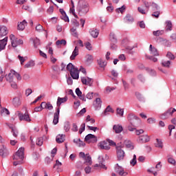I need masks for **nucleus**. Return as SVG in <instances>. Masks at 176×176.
Wrapping results in <instances>:
<instances>
[{
  "label": "nucleus",
  "instance_id": "obj_35",
  "mask_svg": "<svg viewBox=\"0 0 176 176\" xmlns=\"http://www.w3.org/2000/svg\"><path fill=\"white\" fill-rule=\"evenodd\" d=\"M32 67H35V62L34 60H30L25 65V68H32Z\"/></svg>",
  "mask_w": 176,
  "mask_h": 176
},
{
  "label": "nucleus",
  "instance_id": "obj_60",
  "mask_svg": "<svg viewBox=\"0 0 176 176\" xmlns=\"http://www.w3.org/2000/svg\"><path fill=\"white\" fill-rule=\"evenodd\" d=\"M135 96H136V97H137V98L138 99L139 101H143L144 98H142V95H141V94L136 93Z\"/></svg>",
  "mask_w": 176,
  "mask_h": 176
},
{
  "label": "nucleus",
  "instance_id": "obj_54",
  "mask_svg": "<svg viewBox=\"0 0 176 176\" xmlns=\"http://www.w3.org/2000/svg\"><path fill=\"white\" fill-rule=\"evenodd\" d=\"M79 27V22L76 20H74L72 23V28H78Z\"/></svg>",
  "mask_w": 176,
  "mask_h": 176
},
{
  "label": "nucleus",
  "instance_id": "obj_59",
  "mask_svg": "<svg viewBox=\"0 0 176 176\" xmlns=\"http://www.w3.org/2000/svg\"><path fill=\"white\" fill-rule=\"evenodd\" d=\"M70 13H72L73 16H74L76 19H78V15L75 13V8L72 7L70 8Z\"/></svg>",
  "mask_w": 176,
  "mask_h": 176
},
{
  "label": "nucleus",
  "instance_id": "obj_42",
  "mask_svg": "<svg viewBox=\"0 0 176 176\" xmlns=\"http://www.w3.org/2000/svg\"><path fill=\"white\" fill-rule=\"evenodd\" d=\"M75 68H76L75 66H74V65L72 63H69L67 65V71H69V72L73 71V69H74Z\"/></svg>",
  "mask_w": 176,
  "mask_h": 176
},
{
  "label": "nucleus",
  "instance_id": "obj_51",
  "mask_svg": "<svg viewBox=\"0 0 176 176\" xmlns=\"http://www.w3.org/2000/svg\"><path fill=\"white\" fill-rule=\"evenodd\" d=\"M110 41H111V42H116V36L115 35V33L110 34Z\"/></svg>",
  "mask_w": 176,
  "mask_h": 176
},
{
  "label": "nucleus",
  "instance_id": "obj_57",
  "mask_svg": "<svg viewBox=\"0 0 176 176\" xmlns=\"http://www.w3.org/2000/svg\"><path fill=\"white\" fill-rule=\"evenodd\" d=\"M9 83L12 89H17V83H16V81L12 80L9 82Z\"/></svg>",
  "mask_w": 176,
  "mask_h": 176
},
{
  "label": "nucleus",
  "instance_id": "obj_50",
  "mask_svg": "<svg viewBox=\"0 0 176 176\" xmlns=\"http://www.w3.org/2000/svg\"><path fill=\"white\" fill-rule=\"evenodd\" d=\"M54 157V155H52L51 157H47L45 158V162H47V164H50V163L53 162Z\"/></svg>",
  "mask_w": 176,
  "mask_h": 176
},
{
  "label": "nucleus",
  "instance_id": "obj_28",
  "mask_svg": "<svg viewBox=\"0 0 176 176\" xmlns=\"http://www.w3.org/2000/svg\"><path fill=\"white\" fill-rule=\"evenodd\" d=\"M85 163L87 164V166H91L92 162H91V157L89 155V154L86 155V157H85Z\"/></svg>",
  "mask_w": 176,
  "mask_h": 176
},
{
  "label": "nucleus",
  "instance_id": "obj_38",
  "mask_svg": "<svg viewBox=\"0 0 176 176\" xmlns=\"http://www.w3.org/2000/svg\"><path fill=\"white\" fill-rule=\"evenodd\" d=\"M162 67H164L165 68H170V65L171 64V62L170 60L163 61L162 62Z\"/></svg>",
  "mask_w": 176,
  "mask_h": 176
},
{
  "label": "nucleus",
  "instance_id": "obj_29",
  "mask_svg": "<svg viewBox=\"0 0 176 176\" xmlns=\"http://www.w3.org/2000/svg\"><path fill=\"white\" fill-rule=\"evenodd\" d=\"M98 64L100 68H105L107 67V61L102 59L98 60Z\"/></svg>",
  "mask_w": 176,
  "mask_h": 176
},
{
  "label": "nucleus",
  "instance_id": "obj_6",
  "mask_svg": "<svg viewBox=\"0 0 176 176\" xmlns=\"http://www.w3.org/2000/svg\"><path fill=\"white\" fill-rule=\"evenodd\" d=\"M24 109H25V113H23L21 111H17L18 113V118L19 120L27 122L28 123H30L31 122V118H30V114H28V111H27V107H24Z\"/></svg>",
  "mask_w": 176,
  "mask_h": 176
},
{
  "label": "nucleus",
  "instance_id": "obj_43",
  "mask_svg": "<svg viewBox=\"0 0 176 176\" xmlns=\"http://www.w3.org/2000/svg\"><path fill=\"white\" fill-rule=\"evenodd\" d=\"M166 57L168 58H169V60H175V56H174V54H173V53L168 52L167 54H166Z\"/></svg>",
  "mask_w": 176,
  "mask_h": 176
},
{
  "label": "nucleus",
  "instance_id": "obj_22",
  "mask_svg": "<svg viewBox=\"0 0 176 176\" xmlns=\"http://www.w3.org/2000/svg\"><path fill=\"white\" fill-rule=\"evenodd\" d=\"M79 54V48L78 47H75L72 56H70V60H75V57Z\"/></svg>",
  "mask_w": 176,
  "mask_h": 176
},
{
  "label": "nucleus",
  "instance_id": "obj_58",
  "mask_svg": "<svg viewBox=\"0 0 176 176\" xmlns=\"http://www.w3.org/2000/svg\"><path fill=\"white\" fill-rule=\"evenodd\" d=\"M144 4L146 8V12H148V10H149V8L151 6V3L148 1H144Z\"/></svg>",
  "mask_w": 176,
  "mask_h": 176
},
{
  "label": "nucleus",
  "instance_id": "obj_55",
  "mask_svg": "<svg viewBox=\"0 0 176 176\" xmlns=\"http://www.w3.org/2000/svg\"><path fill=\"white\" fill-rule=\"evenodd\" d=\"M45 109H48L49 111H52V109H53V105L50 102H47Z\"/></svg>",
  "mask_w": 176,
  "mask_h": 176
},
{
  "label": "nucleus",
  "instance_id": "obj_11",
  "mask_svg": "<svg viewBox=\"0 0 176 176\" xmlns=\"http://www.w3.org/2000/svg\"><path fill=\"white\" fill-rule=\"evenodd\" d=\"M98 148H100V149H105V151H109V149H111V146H109V143H108V142L107 141L100 142L98 144Z\"/></svg>",
  "mask_w": 176,
  "mask_h": 176
},
{
  "label": "nucleus",
  "instance_id": "obj_5",
  "mask_svg": "<svg viewBox=\"0 0 176 176\" xmlns=\"http://www.w3.org/2000/svg\"><path fill=\"white\" fill-rule=\"evenodd\" d=\"M129 123L133 127H138L140 124H141V120L137 118V116H134V114H129L127 118Z\"/></svg>",
  "mask_w": 176,
  "mask_h": 176
},
{
  "label": "nucleus",
  "instance_id": "obj_32",
  "mask_svg": "<svg viewBox=\"0 0 176 176\" xmlns=\"http://www.w3.org/2000/svg\"><path fill=\"white\" fill-rule=\"evenodd\" d=\"M0 113L1 116H6V115H9V113H10L9 112V110L6 108H1V111H0Z\"/></svg>",
  "mask_w": 176,
  "mask_h": 176
},
{
  "label": "nucleus",
  "instance_id": "obj_36",
  "mask_svg": "<svg viewBox=\"0 0 176 176\" xmlns=\"http://www.w3.org/2000/svg\"><path fill=\"white\" fill-rule=\"evenodd\" d=\"M163 34H164V30H157L153 32V35H154V36H160L163 35Z\"/></svg>",
  "mask_w": 176,
  "mask_h": 176
},
{
  "label": "nucleus",
  "instance_id": "obj_17",
  "mask_svg": "<svg viewBox=\"0 0 176 176\" xmlns=\"http://www.w3.org/2000/svg\"><path fill=\"white\" fill-rule=\"evenodd\" d=\"M149 52L151 56H159V52H157V49L152 46V45H150L149 46Z\"/></svg>",
  "mask_w": 176,
  "mask_h": 176
},
{
  "label": "nucleus",
  "instance_id": "obj_20",
  "mask_svg": "<svg viewBox=\"0 0 176 176\" xmlns=\"http://www.w3.org/2000/svg\"><path fill=\"white\" fill-rule=\"evenodd\" d=\"M6 45H8V36L5 37L2 40H0V47L1 50H5V47H6Z\"/></svg>",
  "mask_w": 176,
  "mask_h": 176
},
{
  "label": "nucleus",
  "instance_id": "obj_18",
  "mask_svg": "<svg viewBox=\"0 0 176 176\" xmlns=\"http://www.w3.org/2000/svg\"><path fill=\"white\" fill-rule=\"evenodd\" d=\"M56 141L58 144H63L65 141V135L59 134L56 136Z\"/></svg>",
  "mask_w": 176,
  "mask_h": 176
},
{
  "label": "nucleus",
  "instance_id": "obj_16",
  "mask_svg": "<svg viewBox=\"0 0 176 176\" xmlns=\"http://www.w3.org/2000/svg\"><path fill=\"white\" fill-rule=\"evenodd\" d=\"M9 32V30H8V28L6 26H0V38L2 36H6Z\"/></svg>",
  "mask_w": 176,
  "mask_h": 176
},
{
  "label": "nucleus",
  "instance_id": "obj_27",
  "mask_svg": "<svg viewBox=\"0 0 176 176\" xmlns=\"http://www.w3.org/2000/svg\"><path fill=\"white\" fill-rule=\"evenodd\" d=\"M89 32L93 38H97L98 36V34H100L97 29H92Z\"/></svg>",
  "mask_w": 176,
  "mask_h": 176
},
{
  "label": "nucleus",
  "instance_id": "obj_56",
  "mask_svg": "<svg viewBox=\"0 0 176 176\" xmlns=\"http://www.w3.org/2000/svg\"><path fill=\"white\" fill-rule=\"evenodd\" d=\"M168 163H170V164H172L173 166H175V164H176V162L174 160V158H173V157H169L168 159Z\"/></svg>",
  "mask_w": 176,
  "mask_h": 176
},
{
  "label": "nucleus",
  "instance_id": "obj_21",
  "mask_svg": "<svg viewBox=\"0 0 176 176\" xmlns=\"http://www.w3.org/2000/svg\"><path fill=\"white\" fill-rule=\"evenodd\" d=\"M150 138L147 135H142L139 137V141L142 143L149 142Z\"/></svg>",
  "mask_w": 176,
  "mask_h": 176
},
{
  "label": "nucleus",
  "instance_id": "obj_7",
  "mask_svg": "<svg viewBox=\"0 0 176 176\" xmlns=\"http://www.w3.org/2000/svg\"><path fill=\"white\" fill-rule=\"evenodd\" d=\"M10 39L11 41V45L12 47H17L20 45H23L24 41L22 39H19L14 34L10 35Z\"/></svg>",
  "mask_w": 176,
  "mask_h": 176
},
{
  "label": "nucleus",
  "instance_id": "obj_14",
  "mask_svg": "<svg viewBox=\"0 0 176 176\" xmlns=\"http://www.w3.org/2000/svg\"><path fill=\"white\" fill-rule=\"evenodd\" d=\"M113 131L116 134H120L123 131V126L120 124H115L113 126Z\"/></svg>",
  "mask_w": 176,
  "mask_h": 176
},
{
  "label": "nucleus",
  "instance_id": "obj_40",
  "mask_svg": "<svg viewBox=\"0 0 176 176\" xmlns=\"http://www.w3.org/2000/svg\"><path fill=\"white\" fill-rule=\"evenodd\" d=\"M60 18L62 20H64V21H67V23H69V18L68 17V16H67V14L65 13V14H63L61 16H60Z\"/></svg>",
  "mask_w": 176,
  "mask_h": 176
},
{
  "label": "nucleus",
  "instance_id": "obj_39",
  "mask_svg": "<svg viewBox=\"0 0 176 176\" xmlns=\"http://www.w3.org/2000/svg\"><path fill=\"white\" fill-rule=\"evenodd\" d=\"M126 10V6H122L121 8H117L116 10L117 13H124V11Z\"/></svg>",
  "mask_w": 176,
  "mask_h": 176
},
{
  "label": "nucleus",
  "instance_id": "obj_10",
  "mask_svg": "<svg viewBox=\"0 0 176 176\" xmlns=\"http://www.w3.org/2000/svg\"><path fill=\"white\" fill-rule=\"evenodd\" d=\"M85 141L87 142V144H94V142H97V137L93 134H88L85 136Z\"/></svg>",
  "mask_w": 176,
  "mask_h": 176
},
{
  "label": "nucleus",
  "instance_id": "obj_63",
  "mask_svg": "<svg viewBox=\"0 0 176 176\" xmlns=\"http://www.w3.org/2000/svg\"><path fill=\"white\" fill-rule=\"evenodd\" d=\"M72 130L73 131H74V132L78 131V125H76V123H74V124H72Z\"/></svg>",
  "mask_w": 176,
  "mask_h": 176
},
{
  "label": "nucleus",
  "instance_id": "obj_25",
  "mask_svg": "<svg viewBox=\"0 0 176 176\" xmlns=\"http://www.w3.org/2000/svg\"><path fill=\"white\" fill-rule=\"evenodd\" d=\"M166 27L165 30L166 31H173V23H171V21H167L166 22Z\"/></svg>",
  "mask_w": 176,
  "mask_h": 176
},
{
  "label": "nucleus",
  "instance_id": "obj_1",
  "mask_svg": "<svg viewBox=\"0 0 176 176\" xmlns=\"http://www.w3.org/2000/svg\"><path fill=\"white\" fill-rule=\"evenodd\" d=\"M67 100L68 98L67 96L64 98L58 97L56 105L58 107L56 109V112L54 114V124H57V123H58V119H60V107L62 104H64V102H67Z\"/></svg>",
  "mask_w": 176,
  "mask_h": 176
},
{
  "label": "nucleus",
  "instance_id": "obj_30",
  "mask_svg": "<svg viewBox=\"0 0 176 176\" xmlns=\"http://www.w3.org/2000/svg\"><path fill=\"white\" fill-rule=\"evenodd\" d=\"M155 146L156 148H160V149L163 148V142L161 140L156 139V142L155 143Z\"/></svg>",
  "mask_w": 176,
  "mask_h": 176
},
{
  "label": "nucleus",
  "instance_id": "obj_47",
  "mask_svg": "<svg viewBox=\"0 0 176 176\" xmlns=\"http://www.w3.org/2000/svg\"><path fill=\"white\" fill-rule=\"evenodd\" d=\"M12 135L15 137V138H17L19 136V131L17 129L14 128V129L12 130Z\"/></svg>",
  "mask_w": 176,
  "mask_h": 176
},
{
  "label": "nucleus",
  "instance_id": "obj_2",
  "mask_svg": "<svg viewBox=\"0 0 176 176\" xmlns=\"http://www.w3.org/2000/svg\"><path fill=\"white\" fill-rule=\"evenodd\" d=\"M13 160H16L14 162V166L23 164V160H24V148L21 147L17 151V152L13 156Z\"/></svg>",
  "mask_w": 176,
  "mask_h": 176
},
{
  "label": "nucleus",
  "instance_id": "obj_61",
  "mask_svg": "<svg viewBox=\"0 0 176 176\" xmlns=\"http://www.w3.org/2000/svg\"><path fill=\"white\" fill-rule=\"evenodd\" d=\"M107 112H112L113 113V111H112V108H111V106H108L106 109L104 110V115H107Z\"/></svg>",
  "mask_w": 176,
  "mask_h": 176
},
{
  "label": "nucleus",
  "instance_id": "obj_15",
  "mask_svg": "<svg viewBox=\"0 0 176 176\" xmlns=\"http://www.w3.org/2000/svg\"><path fill=\"white\" fill-rule=\"evenodd\" d=\"M70 75L73 79H79V70L75 67L70 72Z\"/></svg>",
  "mask_w": 176,
  "mask_h": 176
},
{
  "label": "nucleus",
  "instance_id": "obj_62",
  "mask_svg": "<svg viewBox=\"0 0 176 176\" xmlns=\"http://www.w3.org/2000/svg\"><path fill=\"white\" fill-rule=\"evenodd\" d=\"M87 122H91V123H96V120H94V118H91L90 116H87Z\"/></svg>",
  "mask_w": 176,
  "mask_h": 176
},
{
  "label": "nucleus",
  "instance_id": "obj_53",
  "mask_svg": "<svg viewBox=\"0 0 176 176\" xmlns=\"http://www.w3.org/2000/svg\"><path fill=\"white\" fill-rule=\"evenodd\" d=\"M94 167H100V168L107 169V167L105 166V164H104L102 162H100L99 164H95Z\"/></svg>",
  "mask_w": 176,
  "mask_h": 176
},
{
  "label": "nucleus",
  "instance_id": "obj_19",
  "mask_svg": "<svg viewBox=\"0 0 176 176\" xmlns=\"http://www.w3.org/2000/svg\"><path fill=\"white\" fill-rule=\"evenodd\" d=\"M0 156H2V157H6V156H8V149L4 145H2L0 147Z\"/></svg>",
  "mask_w": 176,
  "mask_h": 176
},
{
  "label": "nucleus",
  "instance_id": "obj_3",
  "mask_svg": "<svg viewBox=\"0 0 176 176\" xmlns=\"http://www.w3.org/2000/svg\"><path fill=\"white\" fill-rule=\"evenodd\" d=\"M76 11L79 16H85L89 12V6L86 3L79 2L76 8Z\"/></svg>",
  "mask_w": 176,
  "mask_h": 176
},
{
  "label": "nucleus",
  "instance_id": "obj_9",
  "mask_svg": "<svg viewBox=\"0 0 176 176\" xmlns=\"http://www.w3.org/2000/svg\"><path fill=\"white\" fill-rule=\"evenodd\" d=\"M115 172L120 176H127L129 175V173L124 171V168L118 164L116 166Z\"/></svg>",
  "mask_w": 176,
  "mask_h": 176
},
{
  "label": "nucleus",
  "instance_id": "obj_33",
  "mask_svg": "<svg viewBox=\"0 0 176 176\" xmlns=\"http://www.w3.org/2000/svg\"><path fill=\"white\" fill-rule=\"evenodd\" d=\"M124 20L126 23H133L134 21V19L133 18V16L130 14H127Z\"/></svg>",
  "mask_w": 176,
  "mask_h": 176
},
{
  "label": "nucleus",
  "instance_id": "obj_49",
  "mask_svg": "<svg viewBox=\"0 0 176 176\" xmlns=\"http://www.w3.org/2000/svg\"><path fill=\"white\" fill-rule=\"evenodd\" d=\"M123 113H124V110H123V109L117 108V115H119V116H123Z\"/></svg>",
  "mask_w": 176,
  "mask_h": 176
},
{
  "label": "nucleus",
  "instance_id": "obj_34",
  "mask_svg": "<svg viewBox=\"0 0 176 176\" xmlns=\"http://www.w3.org/2000/svg\"><path fill=\"white\" fill-rule=\"evenodd\" d=\"M32 41H33L34 47H38V46L41 45V40H39L38 38H32Z\"/></svg>",
  "mask_w": 176,
  "mask_h": 176
},
{
  "label": "nucleus",
  "instance_id": "obj_4",
  "mask_svg": "<svg viewBox=\"0 0 176 176\" xmlns=\"http://www.w3.org/2000/svg\"><path fill=\"white\" fill-rule=\"evenodd\" d=\"M6 78L7 82H12L13 80L14 81L15 79H17V80H21V76L16 71L12 69L8 75L6 76Z\"/></svg>",
  "mask_w": 176,
  "mask_h": 176
},
{
  "label": "nucleus",
  "instance_id": "obj_48",
  "mask_svg": "<svg viewBox=\"0 0 176 176\" xmlns=\"http://www.w3.org/2000/svg\"><path fill=\"white\" fill-rule=\"evenodd\" d=\"M36 31L38 32H42L43 31V26H42L41 24H38L36 26Z\"/></svg>",
  "mask_w": 176,
  "mask_h": 176
},
{
  "label": "nucleus",
  "instance_id": "obj_37",
  "mask_svg": "<svg viewBox=\"0 0 176 176\" xmlns=\"http://www.w3.org/2000/svg\"><path fill=\"white\" fill-rule=\"evenodd\" d=\"M85 61L90 64V63H93V56L88 54L85 56Z\"/></svg>",
  "mask_w": 176,
  "mask_h": 176
},
{
  "label": "nucleus",
  "instance_id": "obj_26",
  "mask_svg": "<svg viewBox=\"0 0 176 176\" xmlns=\"http://www.w3.org/2000/svg\"><path fill=\"white\" fill-rule=\"evenodd\" d=\"M124 144L126 148H129V149H134V146L133 145V142H131V141L126 140L124 141Z\"/></svg>",
  "mask_w": 176,
  "mask_h": 176
},
{
  "label": "nucleus",
  "instance_id": "obj_64",
  "mask_svg": "<svg viewBox=\"0 0 176 176\" xmlns=\"http://www.w3.org/2000/svg\"><path fill=\"white\" fill-rule=\"evenodd\" d=\"M93 92H89L87 94V98L88 100H91L93 98Z\"/></svg>",
  "mask_w": 176,
  "mask_h": 176
},
{
  "label": "nucleus",
  "instance_id": "obj_46",
  "mask_svg": "<svg viewBox=\"0 0 176 176\" xmlns=\"http://www.w3.org/2000/svg\"><path fill=\"white\" fill-rule=\"evenodd\" d=\"M85 129H86V124L85 123L82 124L78 131L79 134H82L85 131Z\"/></svg>",
  "mask_w": 176,
  "mask_h": 176
},
{
  "label": "nucleus",
  "instance_id": "obj_23",
  "mask_svg": "<svg viewBox=\"0 0 176 176\" xmlns=\"http://www.w3.org/2000/svg\"><path fill=\"white\" fill-rule=\"evenodd\" d=\"M12 104L16 107H20V105H21V101H20V98L19 97L14 98L12 100Z\"/></svg>",
  "mask_w": 176,
  "mask_h": 176
},
{
  "label": "nucleus",
  "instance_id": "obj_8",
  "mask_svg": "<svg viewBox=\"0 0 176 176\" xmlns=\"http://www.w3.org/2000/svg\"><path fill=\"white\" fill-rule=\"evenodd\" d=\"M173 116H176V109L175 108L168 109L161 116L162 119H168Z\"/></svg>",
  "mask_w": 176,
  "mask_h": 176
},
{
  "label": "nucleus",
  "instance_id": "obj_31",
  "mask_svg": "<svg viewBox=\"0 0 176 176\" xmlns=\"http://www.w3.org/2000/svg\"><path fill=\"white\" fill-rule=\"evenodd\" d=\"M56 46H65L67 45V41L62 39V40H58L56 42Z\"/></svg>",
  "mask_w": 176,
  "mask_h": 176
},
{
  "label": "nucleus",
  "instance_id": "obj_24",
  "mask_svg": "<svg viewBox=\"0 0 176 176\" xmlns=\"http://www.w3.org/2000/svg\"><path fill=\"white\" fill-rule=\"evenodd\" d=\"M25 25H27V21H25V20H23L22 22L18 24V30L19 31H23V30L25 28Z\"/></svg>",
  "mask_w": 176,
  "mask_h": 176
},
{
  "label": "nucleus",
  "instance_id": "obj_41",
  "mask_svg": "<svg viewBox=\"0 0 176 176\" xmlns=\"http://www.w3.org/2000/svg\"><path fill=\"white\" fill-rule=\"evenodd\" d=\"M71 32H72V35H73V36H75L76 38H78V32H76V28H71Z\"/></svg>",
  "mask_w": 176,
  "mask_h": 176
},
{
  "label": "nucleus",
  "instance_id": "obj_52",
  "mask_svg": "<svg viewBox=\"0 0 176 176\" xmlns=\"http://www.w3.org/2000/svg\"><path fill=\"white\" fill-rule=\"evenodd\" d=\"M22 9L24 10H28V12H30V13L32 12V8H31V6H23Z\"/></svg>",
  "mask_w": 176,
  "mask_h": 176
},
{
  "label": "nucleus",
  "instance_id": "obj_45",
  "mask_svg": "<svg viewBox=\"0 0 176 176\" xmlns=\"http://www.w3.org/2000/svg\"><path fill=\"white\" fill-rule=\"evenodd\" d=\"M36 145H38V146H42V145H43V138H38L36 141Z\"/></svg>",
  "mask_w": 176,
  "mask_h": 176
},
{
  "label": "nucleus",
  "instance_id": "obj_13",
  "mask_svg": "<svg viewBox=\"0 0 176 176\" xmlns=\"http://www.w3.org/2000/svg\"><path fill=\"white\" fill-rule=\"evenodd\" d=\"M81 82L82 85H86L87 86H91V84L93 83L92 78H90L89 77H81Z\"/></svg>",
  "mask_w": 176,
  "mask_h": 176
},
{
  "label": "nucleus",
  "instance_id": "obj_44",
  "mask_svg": "<svg viewBox=\"0 0 176 176\" xmlns=\"http://www.w3.org/2000/svg\"><path fill=\"white\" fill-rule=\"evenodd\" d=\"M18 58L19 61L21 62V65H23L24 64V62L27 60V57H23L20 55L18 56Z\"/></svg>",
  "mask_w": 176,
  "mask_h": 176
},
{
  "label": "nucleus",
  "instance_id": "obj_12",
  "mask_svg": "<svg viewBox=\"0 0 176 176\" xmlns=\"http://www.w3.org/2000/svg\"><path fill=\"white\" fill-rule=\"evenodd\" d=\"M117 159L119 161L124 159V151H123L120 147H117Z\"/></svg>",
  "mask_w": 176,
  "mask_h": 176
}]
</instances>
